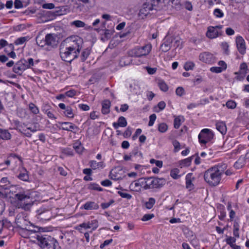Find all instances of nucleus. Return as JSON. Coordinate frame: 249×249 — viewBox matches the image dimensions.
<instances>
[{
  "label": "nucleus",
  "instance_id": "nucleus-54",
  "mask_svg": "<svg viewBox=\"0 0 249 249\" xmlns=\"http://www.w3.org/2000/svg\"><path fill=\"white\" fill-rule=\"evenodd\" d=\"M18 116L21 118H24L26 117L27 114L25 109L20 108L17 112Z\"/></svg>",
  "mask_w": 249,
  "mask_h": 249
},
{
  "label": "nucleus",
  "instance_id": "nucleus-42",
  "mask_svg": "<svg viewBox=\"0 0 249 249\" xmlns=\"http://www.w3.org/2000/svg\"><path fill=\"white\" fill-rule=\"evenodd\" d=\"M158 86L160 89L164 92H166L168 90V86L163 80H161L158 81Z\"/></svg>",
  "mask_w": 249,
  "mask_h": 249
},
{
  "label": "nucleus",
  "instance_id": "nucleus-33",
  "mask_svg": "<svg viewBox=\"0 0 249 249\" xmlns=\"http://www.w3.org/2000/svg\"><path fill=\"white\" fill-rule=\"evenodd\" d=\"M18 178L23 181H27L29 179V175L28 174V171L24 168H22V170L20 171V173L18 176Z\"/></svg>",
  "mask_w": 249,
  "mask_h": 249
},
{
  "label": "nucleus",
  "instance_id": "nucleus-31",
  "mask_svg": "<svg viewBox=\"0 0 249 249\" xmlns=\"http://www.w3.org/2000/svg\"><path fill=\"white\" fill-rule=\"evenodd\" d=\"M110 102L108 100H104L102 103V112L104 114H107L110 111Z\"/></svg>",
  "mask_w": 249,
  "mask_h": 249
},
{
  "label": "nucleus",
  "instance_id": "nucleus-24",
  "mask_svg": "<svg viewBox=\"0 0 249 249\" xmlns=\"http://www.w3.org/2000/svg\"><path fill=\"white\" fill-rule=\"evenodd\" d=\"M99 208V206L98 203L94 201H87L81 207V209L86 210H96Z\"/></svg>",
  "mask_w": 249,
  "mask_h": 249
},
{
  "label": "nucleus",
  "instance_id": "nucleus-21",
  "mask_svg": "<svg viewBox=\"0 0 249 249\" xmlns=\"http://www.w3.org/2000/svg\"><path fill=\"white\" fill-rule=\"evenodd\" d=\"M45 41L47 46L54 47L57 45L58 41L54 34H49L45 36Z\"/></svg>",
  "mask_w": 249,
  "mask_h": 249
},
{
  "label": "nucleus",
  "instance_id": "nucleus-26",
  "mask_svg": "<svg viewBox=\"0 0 249 249\" xmlns=\"http://www.w3.org/2000/svg\"><path fill=\"white\" fill-rule=\"evenodd\" d=\"M127 124V123L126 120L123 116H120L118 118L117 122H114L112 124V125L115 129H117L119 127H125Z\"/></svg>",
  "mask_w": 249,
  "mask_h": 249
},
{
  "label": "nucleus",
  "instance_id": "nucleus-59",
  "mask_svg": "<svg viewBox=\"0 0 249 249\" xmlns=\"http://www.w3.org/2000/svg\"><path fill=\"white\" fill-rule=\"evenodd\" d=\"M154 216H155V215L153 213L145 214L142 216L141 220L142 221H148V220L151 219Z\"/></svg>",
  "mask_w": 249,
  "mask_h": 249
},
{
  "label": "nucleus",
  "instance_id": "nucleus-5",
  "mask_svg": "<svg viewBox=\"0 0 249 249\" xmlns=\"http://www.w3.org/2000/svg\"><path fill=\"white\" fill-rule=\"evenodd\" d=\"M146 190L159 189L162 187L166 183L163 178H145Z\"/></svg>",
  "mask_w": 249,
  "mask_h": 249
},
{
  "label": "nucleus",
  "instance_id": "nucleus-1",
  "mask_svg": "<svg viewBox=\"0 0 249 249\" xmlns=\"http://www.w3.org/2000/svg\"><path fill=\"white\" fill-rule=\"evenodd\" d=\"M227 167L226 164L220 163L210 168L204 173L205 181L211 186H217L220 183Z\"/></svg>",
  "mask_w": 249,
  "mask_h": 249
},
{
  "label": "nucleus",
  "instance_id": "nucleus-9",
  "mask_svg": "<svg viewBox=\"0 0 249 249\" xmlns=\"http://www.w3.org/2000/svg\"><path fill=\"white\" fill-rule=\"evenodd\" d=\"M213 137V134L210 129H203L198 135V138L201 144H205L211 141Z\"/></svg>",
  "mask_w": 249,
  "mask_h": 249
},
{
  "label": "nucleus",
  "instance_id": "nucleus-34",
  "mask_svg": "<svg viewBox=\"0 0 249 249\" xmlns=\"http://www.w3.org/2000/svg\"><path fill=\"white\" fill-rule=\"evenodd\" d=\"M245 157H240L239 159L235 162L234 167L236 169H240L246 164Z\"/></svg>",
  "mask_w": 249,
  "mask_h": 249
},
{
  "label": "nucleus",
  "instance_id": "nucleus-28",
  "mask_svg": "<svg viewBox=\"0 0 249 249\" xmlns=\"http://www.w3.org/2000/svg\"><path fill=\"white\" fill-rule=\"evenodd\" d=\"M90 167L93 170H96L100 168H103L105 167L103 161L97 162L96 160H90L89 162Z\"/></svg>",
  "mask_w": 249,
  "mask_h": 249
},
{
  "label": "nucleus",
  "instance_id": "nucleus-60",
  "mask_svg": "<svg viewBox=\"0 0 249 249\" xmlns=\"http://www.w3.org/2000/svg\"><path fill=\"white\" fill-rule=\"evenodd\" d=\"M234 74L236 75L235 78L238 81L243 80L246 76L245 74H243L238 71L235 72Z\"/></svg>",
  "mask_w": 249,
  "mask_h": 249
},
{
  "label": "nucleus",
  "instance_id": "nucleus-63",
  "mask_svg": "<svg viewBox=\"0 0 249 249\" xmlns=\"http://www.w3.org/2000/svg\"><path fill=\"white\" fill-rule=\"evenodd\" d=\"M176 93L177 95L181 96L184 94V89L182 87H179L177 88Z\"/></svg>",
  "mask_w": 249,
  "mask_h": 249
},
{
  "label": "nucleus",
  "instance_id": "nucleus-58",
  "mask_svg": "<svg viewBox=\"0 0 249 249\" xmlns=\"http://www.w3.org/2000/svg\"><path fill=\"white\" fill-rule=\"evenodd\" d=\"M157 118L155 114H152L149 116V121L148 123V126H152L153 125L154 122Z\"/></svg>",
  "mask_w": 249,
  "mask_h": 249
},
{
  "label": "nucleus",
  "instance_id": "nucleus-61",
  "mask_svg": "<svg viewBox=\"0 0 249 249\" xmlns=\"http://www.w3.org/2000/svg\"><path fill=\"white\" fill-rule=\"evenodd\" d=\"M210 71L212 72L220 73L224 70L220 67H213L210 68Z\"/></svg>",
  "mask_w": 249,
  "mask_h": 249
},
{
  "label": "nucleus",
  "instance_id": "nucleus-17",
  "mask_svg": "<svg viewBox=\"0 0 249 249\" xmlns=\"http://www.w3.org/2000/svg\"><path fill=\"white\" fill-rule=\"evenodd\" d=\"M29 110L33 115H36L34 118L35 122H39L43 118L42 115L40 113L38 107L34 103H30L28 105Z\"/></svg>",
  "mask_w": 249,
  "mask_h": 249
},
{
  "label": "nucleus",
  "instance_id": "nucleus-6",
  "mask_svg": "<svg viewBox=\"0 0 249 249\" xmlns=\"http://www.w3.org/2000/svg\"><path fill=\"white\" fill-rule=\"evenodd\" d=\"M152 49L150 44H146L143 46H137L129 52V55L134 57H142L148 55Z\"/></svg>",
  "mask_w": 249,
  "mask_h": 249
},
{
  "label": "nucleus",
  "instance_id": "nucleus-37",
  "mask_svg": "<svg viewBox=\"0 0 249 249\" xmlns=\"http://www.w3.org/2000/svg\"><path fill=\"white\" fill-rule=\"evenodd\" d=\"M180 172L178 168H174L170 171V175L174 179H178L181 176L179 175Z\"/></svg>",
  "mask_w": 249,
  "mask_h": 249
},
{
  "label": "nucleus",
  "instance_id": "nucleus-13",
  "mask_svg": "<svg viewBox=\"0 0 249 249\" xmlns=\"http://www.w3.org/2000/svg\"><path fill=\"white\" fill-rule=\"evenodd\" d=\"M223 27L222 25H217L215 26H210L208 28L206 33V36L211 39L216 38L219 35H221V31Z\"/></svg>",
  "mask_w": 249,
  "mask_h": 249
},
{
  "label": "nucleus",
  "instance_id": "nucleus-57",
  "mask_svg": "<svg viewBox=\"0 0 249 249\" xmlns=\"http://www.w3.org/2000/svg\"><path fill=\"white\" fill-rule=\"evenodd\" d=\"M118 194L123 198L130 199L132 198V196L128 193L123 192L122 191H118Z\"/></svg>",
  "mask_w": 249,
  "mask_h": 249
},
{
  "label": "nucleus",
  "instance_id": "nucleus-25",
  "mask_svg": "<svg viewBox=\"0 0 249 249\" xmlns=\"http://www.w3.org/2000/svg\"><path fill=\"white\" fill-rule=\"evenodd\" d=\"M50 238H52V237L47 235L38 237L39 245L43 249H46V246L48 244L49 241L50 240Z\"/></svg>",
  "mask_w": 249,
  "mask_h": 249
},
{
  "label": "nucleus",
  "instance_id": "nucleus-45",
  "mask_svg": "<svg viewBox=\"0 0 249 249\" xmlns=\"http://www.w3.org/2000/svg\"><path fill=\"white\" fill-rule=\"evenodd\" d=\"M158 129L160 133H165L168 130V125L166 124L162 123L159 124Z\"/></svg>",
  "mask_w": 249,
  "mask_h": 249
},
{
  "label": "nucleus",
  "instance_id": "nucleus-2",
  "mask_svg": "<svg viewBox=\"0 0 249 249\" xmlns=\"http://www.w3.org/2000/svg\"><path fill=\"white\" fill-rule=\"evenodd\" d=\"M34 201L35 199L29 192L17 194V208L29 210L33 206Z\"/></svg>",
  "mask_w": 249,
  "mask_h": 249
},
{
  "label": "nucleus",
  "instance_id": "nucleus-10",
  "mask_svg": "<svg viewBox=\"0 0 249 249\" xmlns=\"http://www.w3.org/2000/svg\"><path fill=\"white\" fill-rule=\"evenodd\" d=\"M38 231L39 228L38 227L29 226L28 227H18L17 232L23 238H28L32 233Z\"/></svg>",
  "mask_w": 249,
  "mask_h": 249
},
{
  "label": "nucleus",
  "instance_id": "nucleus-35",
  "mask_svg": "<svg viewBox=\"0 0 249 249\" xmlns=\"http://www.w3.org/2000/svg\"><path fill=\"white\" fill-rule=\"evenodd\" d=\"M238 72L243 74H245L246 75L249 72V69L248 68L246 63L243 62L240 65Z\"/></svg>",
  "mask_w": 249,
  "mask_h": 249
},
{
  "label": "nucleus",
  "instance_id": "nucleus-48",
  "mask_svg": "<svg viewBox=\"0 0 249 249\" xmlns=\"http://www.w3.org/2000/svg\"><path fill=\"white\" fill-rule=\"evenodd\" d=\"M236 103L234 101L231 100H228L226 103V107L228 108L232 109H234L236 107Z\"/></svg>",
  "mask_w": 249,
  "mask_h": 249
},
{
  "label": "nucleus",
  "instance_id": "nucleus-11",
  "mask_svg": "<svg viewBox=\"0 0 249 249\" xmlns=\"http://www.w3.org/2000/svg\"><path fill=\"white\" fill-rule=\"evenodd\" d=\"M98 227V221L96 219L84 222L78 225L76 229L80 232H83V230L92 229L93 231L95 230Z\"/></svg>",
  "mask_w": 249,
  "mask_h": 249
},
{
  "label": "nucleus",
  "instance_id": "nucleus-14",
  "mask_svg": "<svg viewBox=\"0 0 249 249\" xmlns=\"http://www.w3.org/2000/svg\"><path fill=\"white\" fill-rule=\"evenodd\" d=\"M58 124L60 126H58L59 129L68 131H71L76 133L78 130V127L74 124L69 122H59Z\"/></svg>",
  "mask_w": 249,
  "mask_h": 249
},
{
  "label": "nucleus",
  "instance_id": "nucleus-52",
  "mask_svg": "<svg viewBox=\"0 0 249 249\" xmlns=\"http://www.w3.org/2000/svg\"><path fill=\"white\" fill-rule=\"evenodd\" d=\"M192 160V157L186 158L182 160L181 161L180 164L185 166H188L190 165Z\"/></svg>",
  "mask_w": 249,
  "mask_h": 249
},
{
  "label": "nucleus",
  "instance_id": "nucleus-40",
  "mask_svg": "<svg viewBox=\"0 0 249 249\" xmlns=\"http://www.w3.org/2000/svg\"><path fill=\"white\" fill-rule=\"evenodd\" d=\"M184 121V118L182 116H179L176 117L174 121V126L176 129H178L181 125V122Z\"/></svg>",
  "mask_w": 249,
  "mask_h": 249
},
{
  "label": "nucleus",
  "instance_id": "nucleus-27",
  "mask_svg": "<svg viewBox=\"0 0 249 249\" xmlns=\"http://www.w3.org/2000/svg\"><path fill=\"white\" fill-rule=\"evenodd\" d=\"M216 129L219 131L222 135L226 133L227 129L226 124L223 121H217L215 124Z\"/></svg>",
  "mask_w": 249,
  "mask_h": 249
},
{
  "label": "nucleus",
  "instance_id": "nucleus-46",
  "mask_svg": "<svg viewBox=\"0 0 249 249\" xmlns=\"http://www.w3.org/2000/svg\"><path fill=\"white\" fill-rule=\"evenodd\" d=\"M195 64L194 62L192 61H188L186 62L184 65V69L187 71H190L193 70Z\"/></svg>",
  "mask_w": 249,
  "mask_h": 249
},
{
  "label": "nucleus",
  "instance_id": "nucleus-20",
  "mask_svg": "<svg viewBox=\"0 0 249 249\" xmlns=\"http://www.w3.org/2000/svg\"><path fill=\"white\" fill-rule=\"evenodd\" d=\"M199 59L203 62L210 64L214 61V57L212 53L205 52L200 53Z\"/></svg>",
  "mask_w": 249,
  "mask_h": 249
},
{
  "label": "nucleus",
  "instance_id": "nucleus-23",
  "mask_svg": "<svg viewBox=\"0 0 249 249\" xmlns=\"http://www.w3.org/2000/svg\"><path fill=\"white\" fill-rule=\"evenodd\" d=\"M21 64H22L23 65L22 68H20L19 66H18L17 69L19 70H24L27 68H30L34 66V60L32 58H28V60L22 59L20 61H18L17 63V65L19 66L20 65H21Z\"/></svg>",
  "mask_w": 249,
  "mask_h": 249
},
{
  "label": "nucleus",
  "instance_id": "nucleus-56",
  "mask_svg": "<svg viewBox=\"0 0 249 249\" xmlns=\"http://www.w3.org/2000/svg\"><path fill=\"white\" fill-rule=\"evenodd\" d=\"M150 163L151 164H155L159 168H161L163 165V163L161 160H158L154 159H151L150 160Z\"/></svg>",
  "mask_w": 249,
  "mask_h": 249
},
{
  "label": "nucleus",
  "instance_id": "nucleus-64",
  "mask_svg": "<svg viewBox=\"0 0 249 249\" xmlns=\"http://www.w3.org/2000/svg\"><path fill=\"white\" fill-rule=\"evenodd\" d=\"M184 7L186 9L189 11H192L193 9L192 4L191 2L189 1H186L184 3Z\"/></svg>",
  "mask_w": 249,
  "mask_h": 249
},
{
  "label": "nucleus",
  "instance_id": "nucleus-51",
  "mask_svg": "<svg viewBox=\"0 0 249 249\" xmlns=\"http://www.w3.org/2000/svg\"><path fill=\"white\" fill-rule=\"evenodd\" d=\"M213 15L215 17L221 18L224 16V13L219 8H216L213 11Z\"/></svg>",
  "mask_w": 249,
  "mask_h": 249
},
{
  "label": "nucleus",
  "instance_id": "nucleus-39",
  "mask_svg": "<svg viewBox=\"0 0 249 249\" xmlns=\"http://www.w3.org/2000/svg\"><path fill=\"white\" fill-rule=\"evenodd\" d=\"M90 53V50L88 48L85 49L82 52L80 56L81 61L84 62L87 59Z\"/></svg>",
  "mask_w": 249,
  "mask_h": 249
},
{
  "label": "nucleus",
  "instance_id": "nucleus-29",
  "mask_svg": "<svg viewBox=\"0 0 249 249\" xmlns=\"http://www.w3.org/2000/svg\"><path fill=\"white\" fill-rule=\"evenodd\" d=\"M173 41L172 38L167 39L161 45L160 49L162 52H166L171 48V44Z\"/></svg>",
  "mask_w": 249,
  "mask_h": 249
},
{
  "label": "nucleus",
  "instance_id": "nucleus-47",
  "mask_svg": "<svg viewBox=\"0 0 249 249\" xmlns=\"http://www.w3.org/2000/svg\"><path fill=\"white\" fill-rule=\"evenodd\" d=\"M88 188L90 190H97L98 191H101L103 190L102 188L100 186L95 183H90L89 185Z\"/></svg>",
  "mask_w": 249,
  "mask_h": 249
},
{
  "label": "nucleus",
  "instance_id": "nucleus-36",
  "mask_svg": "<svg viewBox=\"0 0 249 249\" xmlns=\"http://www.w3.org/2000/svg\"><path fill=\"white\" fill-rule=\"evenodd\" d=\"M0 138L3 140H8L11 138V134L7 130L0 128Z\"/></svg>",
  "mask_w": 249,
  "mask_h": 249
},
{
  "label": "nucleus",
  "instance_id": "nucleus-7",
  "mask_svg": "<svg viewBox=\"0 0 249 249\" xmlns=\"http://www.w3.org/2000/svg\"><path fill=\"white\" fill-rule=\"evenodd\" d=\"M60 55L63 61L68 62H71L73 60L77 58L78 56V54L67 46L65 49H60Z\"/></svg>",
  "mask_w": 249,
  "mask_h": 249
},
{
  "label": "nucleus",
  "instance_id": "nucleus-8",
  "mask_svg": "<svg viewBox=\"0 0 249 249\" xmlns=\"http://www.w3.org/2000/svg\"><path fill=\"white\" fill-rule=\"evenodd\" d=\"M17 130L21 133L23 134L28 137L32 136L31 132L34 133L39 130V125H34L30 127H27L24 124H20L17 121Z\"/></svg>",
  "mask_w": 249,
  "mask_h": 249
},
{
  "label": "nucleus",
  "instance_id": "nucleus-41",
  "mask_svg": "<svg viewBox=\"0 0 249 249\" xmlns=\"http://www.w3.org/2000/svg\"><path fill=\"white\" fill-rule=\"evenodd\" d=\"M156 200L153 197L148 198V200L145 203V206L147 209H151L155 204Z\"/></svg>",
  "mask_w": 249,
  "mask_h": 249
},
{
  "label": "nucleus",
  "instance_id": "nucleus-19",
  "mask_svg": "<svg viewBox=\"0 0 249 249\" xmlns=\"http://www.w3.org/2000/svg\"><path fill=\"white\" fill-rule=\"evenodd\" d=\"M4 196L9 201L14 204L16 203V187L15 186H11L4 192Z\"/></svg>",
  "mask_w": 249,
  "mask_h": 249
},
{
  "label": "nucleus",
  "instance_id": "nucleus-53",
  "mask_svg": "<svg viewBox=\"0 0 249 249\" xmlns=\"http://www.w3.org/2000/svg\"><path fill=\"white\" fill-rule=\"evenodd\" d=\"M227 209L229 211H230L229 216L230 218V221H232L233 220V218L235 216V213L233 210L231 209V206L230 204L228 206Z\"/></svg>",
  "mask_w": 249,
  "mask_h": 249
},
{
  "label": "nucleus",
  "instance_id": "nucleus-3",
  "mask_svg": "<svg viewBox=\"0 0 249 249\" xmlns=\"http://www.w3.org/2000/svg\"><path fill=\"white\" fill-rule=\"evenodd\" d=\"M65 41L67 44L66 46L79 55L83 44V40L81 37L78 36H71L66 38Z\"/></svg>",
  "mask_w": 249,
  "mask_h": 249
},
{
  "label": "nucleus",
  "instance_id": "nucleus-38",
  "mask_svg": "<svg viewBox=\"0 0 249 249\" xmlns=\"http://www.w3.org/2000/svg\"><path fill=\"white\" fill-rule=\"evenodd\" d=\"M70 25L76 28H83L86 26L85 23L80 20H74L70 23Z\"/></svg>",
  "mask_w": 249,
  "mask_h": 249
},
{
  "label": "nucleus",
  "instance_id": "nucleus-50",
  "mask_svg": "<svg viewBox=\"0 0 249 249\" xmlns=\"http://www.w3.org/2000/svg\"><path fill=\"white\" fill-rule=\"evenodd\" d=\"M29 37H20L17 39V45H22L29 40Z\"/></svg>",
  "mask_w": 249,
  "mask_h": 249
},
{
  "label": "nucleus",
  "instance_id": "nucleus-18",
  "mask_svg": "<svg viewBox=\"0 0 249 249\" xmlns=\"http://www.w3.org/2000/svg\"><path fill=\"white\" fill-rule=\"evenodd\" d=\"M58 107L63 110L62 114L69 119H73L74 117V111L70 106H66L64 103H59Z\"/></svg>",
  "mask_w": 249,
  "mask_h": 249
},
{
  "label": "nucleus",
  "instance_id": "nucleus-15",
  "mask_svg": "<svg viewBox=\"0 0 249 249\" xmlns=\"http://www.w3.org/2000/svg\"><path fill=\"white\" fill-rule=\"evenodd\" d=\"M130 188L136 192L140 191L142 188L146 190L145 178H141L136 181L132 182L130 185Z\"/></svg>",
  "mask_w": 249,
  "mask_h": 249
},
{
  "label": "nucleus",
  "instance_id": "nucleus-22",
  "mask_svg": "<svg viewBox=\"0 0 249 249\" xmlns=\"http://www.w3.org/2000/svg\"><path fill=\"white\" fill-rule=\"evenodd\" d=\"M195 179V178L193 176L192 173H188L186 175L185 177V185L186 188L190 191L194 189V185L193 181Z\"/></svg>",
  "mask_w": 249,
  "mask_h": 249
},
{
  "label": "nucleus",
  "instance_id": "nucleus-43",
  "mask_svg": "<svg viewBox=\"0 0 249 249\" xmlns=\"http://www.w3.org/2000/svg\"><path fill=\"white\" fill-rule=\"evenodd\" d=\"M54 113L55 111L53 108L50 109L48 110H45V112H44L49 118L52 120L56 119V117L55 116Z\"/></svg>",
  "mask_w": 249,
  "mask_h": 249
},
{
  "label": "nucleus",
  "instance_id": "nucleus-55",
  "mask_svg": "<svg viewBox=\"0 0 249 249\" xmlns=\"http://www.w3.org/2000/svg\"><path fill=\"white\" fill-rule=\"evenodd\" d=\"M36 42L37 44L41 47H44V46L47 45L45 39L44 40L43 39H42L39 36H37L36 37Z\"/></svg>",
  "mask_w": 249,
  "mask_h": 249
},
{
  "label": "nucleus",
  "instance_id": "nucleus-62",
  "mask_svg": "<svg viewBox=\"0 0 249 249\" xmlns=\"http://www.w3.org/2000/svg\"><path fill=\"white\" fill-rule=\"evenodd\" d=\"M76 91L75 90L71 89V90L66 92L65 95H66V96H67L69 97L72 98L76 95Z\"/></svg>",
  "mask_w": 249,
  "mask_h": 249
},
{
  "label": "nucleus",
  "instance_id": "nucleus-32",
  "mask_svg": "<svg viewBox=\"0 0 249 249\" xmlns=\"http://www.w3.org/2000/svg\"><path fill=\"white\" fill-rule=\"evenodd\" d=\"M12 186L10 184V182L7 178H2L0 180V187L5 190H7Z\"/></svg>",
  "mask_w": 249,
  "mask_h": 249
},
{
  "label": "nucleus",
  "instance_id": "nucleus-16",
  "mask_svg": "<svg viewBox=\"0 0 249 249\" xmlns=\"http://www.w3.org/2000/svg\"><path fill=\"white\" fill-rule=\"evenodd\" d=\"M236 47L238 51L241 55H244L246 53V42L241 36H237L235 39Z\"/></svg>",
  "mask_w": 249,
  "mask_h": 249
},
{
  "label": "nucleus",
  "instance_id": "nucleus-4",
  "mask_svg": "<svg viewBox=\"0 0 249 249\" xmlns=\"http://www.w3.org/2000/svg\"><path fill=\"white\" fill-rule=\"evenodd\" d=\"M160 0H147L144 3L140 9L138 16L140 18L143 19L150 14V12L155 9L159 4Z\"/></svg>",
  "mask_w": 249,
  "mask_h": 249
},
{
  "label": "nucleus",
  "instance_id": "nucleus-44",
  "mask_svg": "<svg viewBox=\"0 0 249 249\" xmlns=\"http://www.w3.org/2000/svg\"><path fill=\"white\" fill-rule=\"evenodd\" d=\"M172 3V6L177 10H180L181 7L180 0H169Z\"/></svg>",
  "mask_w": 249,
  "mask_h": 249
},
{
  "label": "nucleus",
  "instance_id": "nucleus-49",
  "mask_svg": "<svg viewBox=\"0 0 249 249\" xmlns=\"http://www.w3.org/2000/svg\"><path fill=\"white\" fill-rule=\"evenodd\" d=\"M225 241L228 245L231 246L232 244H234L235 243L236 238L234 237L227 236Z\"/></svg>",
  "mask_w": 249,
  "mask_h": 249
},
{
  "label": "nucleus",
  "instance_id": "nucleus-12",
  "mask_svg": "<svg viewBox=\"0 0 249 249\" xmlns=\"http://www.w3.org/2000/svg\"><path fill=\"white\" fill-rule=\"evenodd\" d=\"M33 226L27 217L26 213L21 212L17 215V231L18 227H28Z\"/></svg>",
  "mask_w": 249,
  "mask_h": 249
},
{
  "label": "nucleus",
  "instance_id": "nucleus-30",
  "mask_svg": "<svg viewBox=\"0 0 249 249\" xmlns=\"http://www.w3.org/2000/svg\"><path fill=\"white\" fill-rule=\"evenodd\" d=\"M48 244L46 246V249H59L58 243L53 238H50Z\"/></svg>",
  "mask_w": 249,
  "mask_h": 249
}]
</instances>
